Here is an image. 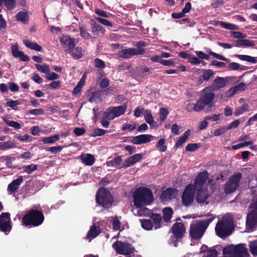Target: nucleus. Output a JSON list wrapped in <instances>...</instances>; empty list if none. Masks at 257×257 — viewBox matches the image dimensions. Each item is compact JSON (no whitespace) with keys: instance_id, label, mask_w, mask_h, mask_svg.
<instances>
[{"instance_id":"obj_1","label":"nucleus","mask_w":257,"mask_h":257,"mask_svg":"<svg viewBox=\"0 0 257 257\" xmlns=\"http://www.w3.org/2000/svg\"><path fill=\"white\" fill-rule=\"evenodd\" d=\"M208 177V172L203 171L196 177L194 185L190 184L186 187L182 195V201L184 206H188L192 204L195 192L196 200L198 203H203L206 200L209 196L205 183Z\"/></svg>"},{"instance_id":"obj_2","label":"nucleus","mask_w":257,"mask_h":257,"mask_svg":"<svg viewBox=\"0 0 257 257\" xmlns=\"http://www.w3.org/2000/svg\"><path fill=\"white\" fill-rule=\"evenodd\" d=\"M153 196L150 189L145 187L139 188L134 196V203L136 207H144L152 203Z\"/></svg>"},{"instance_id":"obj_3","label":"nucleus","mask_w":257,"mask_h":257,"mask_svg":"<svg viewBox=\"0 0 257 257\" xmlns=\"http://www.w3.org/2000/svg\"><path fill=\"white\" fill-rule=\"evenodd\" d=\"M233 226V220L231 215L224 216L215 227L216 234L220 237H226L231 234Z\"/></svg>"},{"instance_id":"obj_4","label":"nucleus","mask_w":257,"mask_h":257,"mask_svg":"<svg viewBox=\"0 0 257 257\" xmlns=\"http://www.w3.org/2000/svg\"><path fill=\"white\" fill-rule=\"evenodd\" d=\"M213 217L196 223H193L190 227V234L194 239H199L204 234L209 224L213 220Z\"/></svg>"},{"instance_id":"obj_5","label":"nucleus","mask_w":257,"mask_h":257,"mask_svg":"<svg viewBox=\"0 0 257 257\" xmlns=\"http://www.w3.org/2000/svg\"><path fill=\"white\" fill-rule=\"evenodd\" d=\"M224 257H249L247 248L243 244L229 245L223 250Z\"/></svg>"},{"instance_id":"obj_6","label":"nucleus","mask_w":257,"mask_h":257,"mask_svg":"<svg viewBox=\"0 0 257 257\" xmlns=\"http://www.w3.org/2000/svg\"><path fill=\"white\" fill-rule=\"evenodd\" d=\"M44 217L41 211L32 209L23 218V223L26 225L37 226L42 223Z\"/></svg>"},{"instance_id":"obj_7","label":"nucleus","mask_w":257,"mask_h":257,"mask_svg":"<svg viewBox=\"0 0 257 257\" xmlns=\"http://www.w3.org/2000/svg\"><path fill=\"white\" fill-rule=\"evenodd\" d=\"M214 97L215 94L213 92L203 93L199 99L195 103V109L197 112L200 111L207 106L206 110L209 111L210 108L214 106V102L213 101Z\"/></svg>"},{"instance_id":"obj_8","label":"nucleus","mask_w":257,"mask_h":257,"mask_svg":"<svg viewBox=\"0 0 257 257\" xmlns=\"http://www.w3.org/2000/svg\"><path fill=\"white\" fill-rule=\"evenodd\" d=\"M96 202L104 207H108L112 202V197L110 192L104 188H101L96 195Z\"/></svg>"},{"instance_id":"obj_9","label":"nucleus","mask_w":257,"mask_h":257,"mask_svg":"<svg viewBox=\"0 0 257 257\" xmlns=\"http://www.w3.org/2000/svg\"><path fill=\"white\" fill-rule=\"evenodd\" d=\"M116 252L122 255H128L134 251L133 246L126 241L118 240L112 244Z\"/></svg>"},{"instance_id":"obj_10","label":"nucleus","mask_w":257,"mask_h":257,"mask_svg":"<svg viewBox=\"0 0 257 257\" xmlns=\"http://www.w3.org/2000/svg\"><path fill=\"white\" fill-rule=\"evenodd\" d=\"M242 177L240 173L234 174L230 177L229 181L226 183L224 190L226 193H231L235 191L239 186V182Z\"/></svg>"},{"instance_id":"obj_11","label":"nucleus","mask_w":257,"mask_h":257,"mask_svg":"<svg viewBox=\"0 0 257 257\" xmlns=\"http://www.w3.org/2000/svg\"><path fill=\"white\" fill-rule=\"evenodd\" d=\"M126 109V105H122L118 107H111L104 112L103 115L109 119H113L123 114Z\"/></svg>"},{"instance_id":"obj_12","label":"nucleus","mask_w":257,"mask_h":257,"mask_svg":"<svg viewBox=\"0 0 257 257\" xmlns=\"http://www.w3.org/2000/svg\"><path fill=\"white\" fill-rule=\"evenodd\" d=\"M245 87V84L242 82L233 86L225 91L224 95L221 96V99L226 100L228 98L243 91Z\"/></svg>"},{"instance_id":"obj_13","label":"nucleus","mask_w":257,"mask_h":257,"mask_svg":"<svg viewBox=\"0 0 257 257\" xmlns=\"http://www.w3.org/2000/svg\"><path fill=\"white\" fill-rule=\"evenodd\" d=\"M257 224V205L250 211L247 216L246 225L247 231H252Z\"/></svg>"},{"instance_id":"obj_14","label":"nucleus","mask_w":257,"mask_h":257,"mask_svg":"<svg viewBox=\"0 0 257 257\" xmlns=\"http://www.w3.org/2000/svg\"><path fill=\"white\" fill-rule=\"evenodd\" d=\"M10 221V214L9 213H3L0 216V230L6 233L9 232L11 229Z\"/></svg>"},{"instance_id":"obj_15","label":"nucleus","mask_w":257,"mask_h":257,"mask_svg":"<svg viewBox=\"0 0 257 257\" xmlns=\"http://www.w3.org/2000/svg\"><path fill=\"white\" fill-rule=\"evenodd\" d=\"M144 52L145 50L144 49L128 48L122 50L120 52L119 55L123 58H129L134 55H141Z\"/></svg>"},{"instance_id":"obj_16","label":"nucleus","mask_w":257,"mask_h":257,"mask_svg":"<svg viewBox=\"0 0 257 257\" xmlns=\"http://www.w3.org/2000/svg\"><path fill=\"white\" fill-rule=\"evenodd\" d=\"M103 223L104 222L103 221H99L91 226L86 235V238L89 241H91L92 239L96 237L100 233V226L101 224Z\"/></svg>"},{"instance_id":"obj_17","label":"nucleus","mask_w":257,"mask_h":257,"mask_svg":"<svg viewBox=\"0 0 257 257\" xmlns=\"http://www.w3.org/2000/svg\"><path fill=\"white\" fill-rule=\"evenodd\" d=\"M74 39L67 35H62L60 37V42L61 45L65 48L66 53L70 52V50L75 46Z\"/></svg>"},{"instance_id":"obj_18","label":"nucleus","mask_w":257,"mask_h":257,"mask_svg":"<svg viewBox=\"0 0 257 257\" xmlns=\"http://www.w3.org/2000/svg\"><path fill=\"white\" fill-rule=\"evenodd\" d=\"M155 137L149 134L141 135L134 137L132 140V143L135 145H140L152 141Z\"/></svg>"},{"instance_id":"obj_19","label":"nucleus","mask_w":257,"mask_h":257,"mask_svg":"<svg viewBox=\"0 0 257 257\" xmlns=\"http://www.w3.org/2000/svg\"><path fill=\"white\" fill-rule=\"evenodd\" d=\"M177 194L176 190L173 188H168L162 191L160 199L163 202H166L174 198H175Z\"/></svg>"},{"instance_id":"obj_20","label":"nucleus","mask_w":257,"mask_h":257,"mask_svg":"<svg viewBox=\"0 0 257 257\" xmlns=\"http://www.w3.org/2000/svg\"><path fill=\"white\" fill-rule=\"evenodd\" d=\"M172 231L174 237L176 239L182 237L185 233L184 225L180 222L176 223L172 227Z\"/></svg>"},{"instance_id":"obj_21","label":"nucleus","mask_w":257,"mask_h":257,"mask_svg":"<svg viewBox=\"0 0 257 257\" xmlns=\"http://www.w3.org/2000/svg\"><path fill=\"white\" fill-rule=\"evenodd\" d=\"M230 78V77H226L225 78L221 77H216L212 84V90L216 91L224 87L226 85V81H228Z\"/></svg>"},{"instance_id":"obj_22","label":"nucleus","mask_w":257,"mask_h":257,"mask_svg":"<svg viewBox=\"0 0 257 257\" xmlns=\"http://www.w3.org/2000/svg\"><path fill=\"white\" fill-rule=\"evenodd\" d=\"M142 154H136L126 159L122 164V167L126 168L131 166L134 165L139 162L142 158Z\"/></svg>"},{"instance_id":"obj_23","label":"nucleus","mask_w":257,"mask_h":257,"mask_svg":"<svg viewBox=\"0 0 257 257\" xmlns=\"http://www.w3.org/2000/svg\"><path fill=\"white\" fill-rule=\"evenodd\" d=\"M11 49L12 54L14 57H18L23 61H27L29 60L28 56L25 55L23 52L19 50L18 44H13L12 46Z\"/></svg>"},{"instance_id":"obj_24","label":"nucleus","mask_w":257,"mask_h":257,"mask_svg":"<svg viewBox=\"0 0 257 257\" xmlns=\"http://www.w3.org/2000/svg\"><path fill=\"white\" fill-rule=\"evenodd\" d=\"M84 50L79 47H74L70 50V52H67L75 59L81 58L84 55Z\"/></svg>"},{"instance_id":"obj_25","label":"nucleus","mask_w":257,"mask_h":257,"mask_svg":"<svg viewBox=\"0 0 257 257\" xmlns=\"http://www.w3.org/2000/svg\"><path fill=\"white\" fill-rule=\"evenodd\" d=\"M133 213L139 216H150L151 214V210L146 207H136L133 209Z\"/></svg>"},{"instance_id":"obj_26","label":"nucleus","mask_w":257,"mask_h":257,"mask_svg":"<svg viewBox=\"0 0 257 257\" xmlns=\"http://www.w3.org/2000/svg\"><path fill=\"white\" fill-rule=\"evenodd\" d=\"M23 182V177L22 176H19L18 179L14 180L9 185L8 190L9 192L16 191Z\"/></svg>"},{"instance_id":"obj_27","label":"nucleus","mask_w":257,"mask_h":257,"mask_svg":"<svg viewBox=\"0 0 257 257\" xmlns=\"http://www.w3.org/2000/svg\"><path fill=\"white\" fill-rule=\"evenodd\" d=\"M91 28L92 33L94 35L103 36L104 34L105 30L103 28L94 22L91 23Z\"/></svg>"},{"instance_id":"obj_28","label":"nucleus","mask_w":257,"mask_h":257,"mask_svg":"<svg viewBox=\"0 0 257 257\" xmlns=\"http://www.w3.org/2000/svg\"><path fill=\"white\" fill-rule=\"evenodd\" d=\"M82 162L87 166H91L93 164L95 158L93 155L90 154H84L81 156Z\"/></svg>"},{"instance_id":"obj_29","label":"nucleus","mask_w":257,"mask_h":257,"mask_svg":"<svg viewBox=\"0 0 257 257\" xmlns=\"http://www.w3.org/2000/svg\"><path fill=\"white\" fill-rule=\"evenodd\" d=\"M122 161V159L120 156H118L113 160L107 161L106 165L108 167H114L117 169L122 168V166H120V164Z\"/></svg>"},{"instance_id":"obj_30","label":"nucleus","mask_w":257,"mask_h":257,"mask_svg":"<svg viewBox=\"0 0 257 257\" xmlns=\"http://www.w3.org/2000/svg\"><path fill=\"white\" fill-rule=\"evenodd\" d=\"M235 56L242 61H247L252 64L257 63V57H253L246 55H236Z\"/></svg>"},{"instance_id":"obj_31","label":"nucleus","mask_w":257,"mask_h":257,"mask_svg":"<svg viewBox=\"0 0 257 257\" xmlns=\"http://www.w3.org/2000/svg\"><path fill=\"white\" fill-rule=\"evenodd\" d=\"M85 81H86V75L84 74L83 75V76L82 77V78H81V79L80 80V81H79V82L78 83L77 85L74 87L73 91V93L74 94L76 95L80 92L82 87L83 86V85L85 82Z\"/></svg>"},{"instance_id":"obj_32","label":"nucleus","mask_w":257,"mask_h":257,"mask_svg":"<svg viewBox=\"0 0 257 257\" xmlns=\"http://www.w3.org/2000/svg\"><path fill=\"white\" fill-rule=\"evenodd\" d=\"M144 116L146 121L150 125L154 123V119L150 110L147 109L145 110L144 112Z\"/></svg>"},{"instance_id":"obj_33","label":"nucleus","mask_w":257,"mask_h":257,"mask_svg":"<svg viewBox=\"0 0 257 257\" xmlns=\"http://www.w3.org/2000/svg\"><path fill=\"white\" fill-rule=\"evenodd\" d=\"M24 43L28 48L31 49L35 50L37 51H42V47L36 43H32L28 40H24Z\"/></svg>"},{"instance_id":"obj_34","label":"nucleus","mask_w":257,"mask_h":257,"mask_svg":"<svg viewBox=\"0 0 257 257\" xmlns=\"http://www.w3.org/2000/svg\"><path fill=\"white\" fill-rule=\"evenodd\" d=\"M152 219L153 220V226L155 229L161 227V216L158 214H153L152 215Z\"/></svg>"},{"instance_id":"obj_35","label":"nucleus","mask_w":257,"mask_h":257,"mask_svg":"<svg viewBox=\"0 0 257 257\" xmlns=\"http://www.w3.org/2000/svg\"><path fill=\"white\" fill-rule=\"evenodd\" d=\"M255 45L254 42L253 41L247 40V39H242L239 40L237 41V46H245V47H252Z\"/></svg>"},{"instance_id":"obj_36","label":"nucleus","mask_w":257,"mask_h":257,"mask_svg":"<svg viewBox=\"0 0 257 257\" xmlns=\"http://www.w3.org/2000/svg\"><path fill=\"white\" fill-rule=\"evenodd\" d=\"M17 19L23 23L26 24L28 22V15L27 12L21 11L16 16Z\"/></svg>"},{"instance_id":"obj_37","label":"nucleus","mask_w":257,"mask_h":257,"mask_svg":"<svg viewBox=\"0 0 257 257\" xmlns=\"http://www.w3.org/2000/svg\"><path fill=\"white\" fill-rule=\"evenodd\" d=\"M249 109V106L247 104H243L242 105L236 108L234 111V115L235 116H239L245 112H246Z\"/></svg>"},{"instance_id":"obj_38","label":"nucleus","mask_w":257,"mask_h":257,"mask_svg":"<svg viewBox=\"0 0 257 257\" xmlns=\"http://www.w3.org/2000/svg\"><path fill=\"white\" fill-rule=\"evenodd\" d=\"M173 210L170 207H167L163 209V218L166 222L169 221L172 217Z\"/></svg>"},{"instance_id":"obj_39","label":"nucleus","mask_w":257,"mask_h":257,"mask_svg":"<svg viewBox=\"0 0 257 257\" xmlns=\"http://www.w3.org/2000/svg\"><path fill=\"white\" fill-rule=\"evenodd\" d=\"M190 134V130H188L186 131L184 134V135L181 137H180V139L177 141L175 145V146L176 147H179L180 146H181L183 143H184L188 139Z\"/></svg>"},{"instance_id":"obj_40","label":"nucleus","mask_w":257,"mask_h":257,"mask_svg":"<svg viewBox=\"0 0 257 257\" xmlns=\"http://www.w3.org/2000/svg\"><path fill=\"white\" fill-rule=\"evenodd\" d=\"M59 138L60 137L58 135H55L51 137H44L42 140L45 144H52L58 141Z\"/></svg>"},{"instance_id":"obj_41","label":"nucleus","mask_w":257,"mask_h":257,"mask_svg":"<svg viewBox=\"0 0 257 257\" xmlns=\"http://www.w3.org/2000/svg\"><path fill=\"white\" fill-rule=\"evenodd\" d=\"M140 222L142 227L147 230H150L154 227L153 224L150 220H142L140 219Z\"/></svg>"},{"instance_id":"obj_42","label":"nucleus","mask_w":257,"mask_h":257,"mask_svg":"<svg viewBox=\"0 0 257 257\" xmlns=\"http://www.w3.org/2000/svg\"><path fill=\"white\" fill-rule=\"evenodd\" d=\"M3 120L7 125L11 127L17 129H20L22 127L21 124L17 121L9 120L6 117H4Z\"/></svg>"},{"instance_id":"obj_43","label":"nucleus","mask_w":257,"mask_h":257,"mask_svg":"<svg viewBox=\"0 0 257 257\" xmlns=\"http://www.w3.org/2000/svg\"><path fill=\"white\" fill-rule=\"evenodd\" d=\"M165 140L164 139H160L156 144V147L160 152H165L167 150V146L165 145Z\"/></svg>"},{"instance_id":"obj_44","label":"nucleus","mask_w":257,"mask_h":257,"mask_svg":"<svg viewBox=\"0 0 257 257\" xmlns=\"http://www.w3.org/2000/svg\"><path fill=\"white\" fill-rule=\"evenodd\" d=\"M168 114V111L165 108H161L159 111V121L160 123H162L167 118Z\"/></svg>"},{"instance_id":"obj_45","label":"nucleus","mask_w":257,"mask_h":257,"mask_svg":"<svg viewBox=\"0 0 257 257\" xmlns=\"http://www.w3.org/2000/svg\"><path fill=\"white\" fill-rule=\"evenodd\" d=\"M15 146V144L14 142L8 141L4 143H0V149H9L14 148Z\"/></svg>"},{"instance_id":"obj_46","label":"nucleus","mask_w":257,"mask_h":257,"mask_svg":"<svg viewBox=\"0 0 257 257\" xmlns=\"http://www.w3.org/2000/svg\"><path fill=\"white\" fill-rule=\"evenodd\" d=\"M220 26L226 29L230 30H236L238 29V27L234 24L227 23H220Z\"/></svg>"},{"instance_id":"obj_47","label":"nucleus","mask_w":257,"mask_h":257,"mask_svg":"<svg viewBox=\"0 0 257 257\" xmlns=\"http://www.w3.org/2000/svg\"><path fill=\"white\" fill-rule=\"evenodd\" d=\"M35 67L39 71L43 73L47 74L50 71L49 67L46 64L40 65L37 64L35 65Z\"/></svg>"},{"instance_id":"obj_48","label":"nucleus","mask_w":257,"mask_h":257,"mask_svg":"<svg viewBox=\"0 0 257 257\" xmlns=\"http://www.w3.org/2000/svg\"><path fill=\"white\" fill-rule=\"evenodd\" d=\"M249 247L251 254L253 255H257V240L249 242Z\"/></svg>"},{"instance_id":"obj_49","label":"nucleus","mask_w":257,"mask_h":257,"mask_svg":"<svg viewBox=\"0 0 257 257\" xmlns=\"http://www.w3.org/2000/svg\"><path fill=\"white\" fill-rule=\"evenodd\" d=\"M80 33L81 36L85 40H89L92 38V37L84 27H80Z\"/></svg>"},{"instance_id":"obj_50","label":"nucleus","mask_w":257,"mask_h":257,"mask_svg":"<svg viewBox=\"0 0 257 257\" xmlns=\"http://www.w3.org/2000/svg\"><path fill=\"white\" fill-rule=\"evenodd\" d=\"M24 169V172L28 173L31 174L32 172L37 169V166L35 164H31L30 165H27L23 166Z\"/></svg>"},{"instance_id":"obj_51","label":"nucleus","mask_w":257,"mask_h":257,"mask_svg":"<svg viewBox=\"0 0 257 257\" xmlns=\"http://www.w3.org/2000/svg\"><path fill=\"white\" fill-rule=\"evenodd\" d=\"M228 68L230 70H238L243 69V66H240L238 63L232 62L228 66Z\"/></svg>"},{"instance_id":"obj_52","label":"nucleus","mask_w":257,"mask_h":257,"mask_svg":"<svg viewBox=\"0 0 257 257\" xmlns=\"http://www.w3.org/2000/svg\"><path fill=\"white\" fill-rule=\"evenodd\" d=\"M20 103L18 102L17 100H8L6 104L7 106L10 107L12 108L14 110H17V105H19Z\"/></svg>"},{"instance_id":"obj_53","label":"nucleus","mask_w":257,"mask_h":257,"mask_svg":"<svg viewBox=\"0 0 257 257\" xmlns=\"http://www.w3.org/2000/svg\"><path fill=\"white\" fill-rule=\"evenodd\" d=\"M5 4L9 10H12L15 7V0H5Z\"/></svg>"},{"instance_id":"obj_54","label":"nucleus","mask_w":257,"mask_h":257,"mask_svg":"<svg viewBox=\"0 0 257 257\" xmlns=\"http://www.w3.org/2000/svg\"><path fill=\"white\" fill-rule=\"evenodd\" d=\"M213 74V71L210 69L205 70L203 72V78L205 80H208Z\"/></svg>"},{"instance_id":"obj_55","label":"nucleus","mask_w":257,"mask_h":257,"mask_svg":"<svg viewBox=\"0 0 257 257\" xmlns=\"http://www.w3.org/2000/svg\"><path fill=\"white\" fill-rule=\"evenodd\" d=\"M113 228L116 230L121 229L120 221L117 217L114 218L112 222Z\"/></svg>"},{"instance_id":"obj_56","label":"nucleus","mask_w":257,"mask_h":257,"mask_svg":"<svg viewBox=\"0 0 257 257\" xmlns=\"http://www.w3.org/2000/svg\"><path fill=\"white\" fill-rule=\"evenodd\" d=\"M95 19L97 21H98L99 23H100L101 24H102L105 26H109V27H111L112 26V23L106 19H102V18H101L99 17H96V18H95Z\"/></svg>"},{"instance_id":"obj_57","label":"nucleus","mask_w":257,"mask_h":257,"mask_svg":"<svg viewBox=\"0 0 257 257\" xmlns=\"http://www.w3.org/2000/svg\"><path fill=\"white\" fill-rule=\"evenodd\" d=\"M205 257H217V251L215 249H209L206 252Z\"/></svg>"},{"instance_id":"obj_58","label":"nucleus","mask_w":257,"mask_h":257,"mask_svg":"<svg viewBox=\"0 0 257 257\" xmlns=\"http://www.w3.org/2000/svg\"><path fill=\"white\" fill-rule=\"evenodd\" d=\"M195 54L199 58L202 59L208 60L209 58V55L205 54L202 51H195Z\"/></svg>"},{"instance_id":"obj_59","label":"nucleus","mask_w":257,"mask_h":257,"mask_svg":"<svg viewBox=\"0 0 257 257\" xmlns=\"http://www.w3.org/2000/svg\"><path fill=\"white\" fill-rule=\"evenodd\" d=\"M188 61L193 64H199L204 62V61L199 60L197 58L194 56H190Z\"/></svg>"},{"instance_id":"obj_60","label":"nucleus","mask_w":257,"mask_h":257,"mask_svg":"<svg viewBox=\"0 0 257 257\" xmlns=\"http://www.w3.org/2000/svg\"><path fill=\"white\" fill-rule=\"evenodd\" d=\"M227 131L226 126L219 128L214 132V135L215 136H219L224 134Z\"/></svg>"},{"instance_id":"obj_61","label":"nucleus","mask_w":257,"mask_h":257,"mask_svg":"<svg viewBox=\"0 0 257 257\" xmlns=\"http://www.w3.org/2000/svg\"><path fill=\"white\" fill-rule=\"evenodd\" d=\"M43 111H44L42 109H33L30 110L28 113L34 115H38L42 114L43 113Z\"/></svg>"},{"instance_id":"obj_62","label":"nucleus","mask_w":257,"mask_h":257,"mask_svg":"<svg viewBox=\"0 0 257 257\" xmlns=\"http://www.w3.org/2000/svg\"><path fill=\"white\" fill-rule=\"evenodd\" d=\"M46 79L49 80H54L57 79L59 78V76L55 73H47Z\"/></svg>"},{"instance_id":"obj_63","label":"nucleus","mask_w":257,"mask_h":257,"mask_svg":"<svg viewBox=\"0 0 257 257\" xmlns=\"http://www.w3.org/2000/svg\"><path fill=\"white\" fill-rule=\"evenodd\" d=\"M106 132V131L100 129V128H97L94 130L93 132L92 133V136H100L104 135Z\"/></svg>"},{"instance_id":"obj_64","label":"nucleus","mask_w":257,"mask_h":257,"mask_svg":"<svg viewBox=\"0 0 257 257\" xmlns=\"http://www.w3.org/2000/svg\"><path fill=\"white\" fill-rule=\"evenodd\" d=\"M94 65L95 67L98 68H104L105 65L104 62L99 59H95L94 60Z\"/></svg>"}]
</instances>
